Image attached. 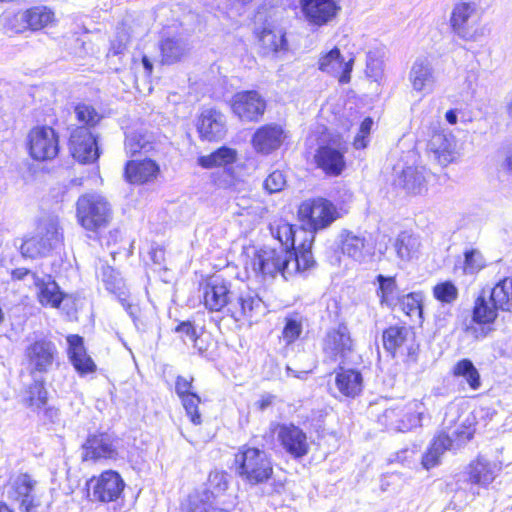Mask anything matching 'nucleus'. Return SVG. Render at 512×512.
<instances>
[{
	"mask_svg": "<svg viewBox=\"0 0 512 512\" xmlns=\"http://www.w3.org/2000/svg\"><path fill=\"white\" fill-rule=\"evenodd\" d=\"M273 239L278 241V248H262L258 251V272L274 277L278 273L284 278L291 275L290 246L296 242L295 226L282 220H275L268 225Z\"/></svg>",
	"mask_w": 512,
	"mask_h": 512,
	"instance_id": "obj_1",
	"label": "nucleus"
},
{
	"mask_svg": "<svg viewBox=\"0 0 512 512\" xmlns=\"http://www.w3.org/2000/svg\"><path fill=\"white\" fill-rule=\"evenodd\" d=\"M63 240V228L58 216L47 215L39 220L36 234L22 241L20 253L24 258L30 259L46 257L59 248Z\"/></svg>",
	"mask_w": 512,
	"mask_h": 512,
	"instance_id": "obj_2",
	"label": "nucleus"
},
{
	"mask_svg": "<svg viewBox=\"0 0 512 512\" xmlns=\"http://www.w3.org/2000/svg\"><path fill=\"white\" fill-rule=\"evenodd\" d=\"M512 311V277L499 281L486 296L482 292L475 300L472 319L478 324H491L498 311Z\"/></svg>",
	"mask_w": 512,
	"mask_h": 512,
	"instance_id": "obj_3",
	"label": "nucleus"
},
{
	"mask_svg": "<svg viewBox=\"0 0 512 512\" xmlns=\"http://www.w3.org/2000/svg\"><path fill=\"white\" fill-rule=\"evenodd\" d=\"M76 217L84 229L97 232L109 224L112 218L111 206L102 195L87 193L76 202Z\"/></svg>",
	"mask_w": 512,
	"mask_h": 512,
	"instance_id": "obj_4",
	"label": "nucleus"
},
{
	"mask_svg": "<svg viewBox=\"0 0 512 512\" xmlns=\"http://www.w3.org/2000/svg\"><path fill=\"white\" fill-rule=\"evenodd\" d=\"M298 216L306 226L308 236L328 228L339 217L337 207L329 200L318 197L305 200L298 209ZM300 229H303L301 227Z\"/></svg>",
	"mask_w": 512,
	"mask_h": 512,
	"instance_id": "obj_5",
	"label": "nucleus"
},
{
	"mask_svg": "<svg viewBox=\"0 0 512 512\" xmlns=\"http://www.w3.org/2000/svg\"><path fill=\"white\" fill-rule=\"evenodd\" d=\"M423 403L412 400L405 405L390 407L379 416V423L388 430L404 432L420 426Z\"/></svg>",
	"mask_w": 512,
	"mask_h": 512,
	"instance_id": "obj_6",
	"label": "nucleus"
},
{
	"mask_svg": "<svg viewBox=\"0 0 512 512\" xmlns=\"http://www.w3.org/2000/svg\"><path fill=\"white\" fill-rule=\"evenodd\" d=\"M28 148L34 160H52L59 153V136L52 127L37 126L28 134Z\"/></svg>",
	"mask_w": 512,
	"mask_h": 512,
	"instance_id": "obj_7",
	"label": "nucleus"
},
{
	"mask_svg": "<svg viewBox=\"0 0 512 512\" xmlns=\"http://www.w3.org/2000/svg\"><path fill=\"white\" fill-rule=\"evenodd\" d=\"M474 431L471 426H460L452 432V435L455 436L457 445H461L473 438ZM453 443L454 440L450 435L440 433L435 437L426 453L422 456L421 463L423 468L429 470L437 466L444 452L453 448Z\"/></svg>",
	"mask_w": 512,
	"mask_h": 512,
	"instance_id": "obj_8",
	"label": "nucleus"
},
{
	"mask_svg": "<svg viewBox=\"0 0 512 512\" xmlns=\"http://www.w3.org/2000/svg\"><path fill=\"white\" fill-rule=\"evenodd\" d=\"M346 152L347 148L341 143L327 142L317 147L313 159L316 167L325 175L337 177L346 169Z\"/></svg>",
	"mask_w": 512,
	"mask_h": 512,
	"instance_id": "obj_9",
	"label": "nucleus"
},
{
	"mask_svg": "<svg viewBox=\"0 0 512 512\" xmlns=\"http://www.w3.org/2000/svg\"><path fill=\"white\" fill-rule=\"evenodd\" d=\"M87 487L92 500L108 503L116 501L121 496L125 483L118 472L107 470L98 477L91 478Z\"/></svg>",
	"mask_w": 512,
	"mask_h": 512,
	"instance_id": "obj_10",
	"label": "nucleus"
},
{
	"mask_svg": "<svg viewBox=\"0 0 512 512\" xmlns=\"http://www.w3.org/2000/svg\"><path fill=\"white\" fill-rule=\"evenodd\" d=\"M98 277L101 279L105 289L117 297L118 301L121 303L128 315L132 318L134 325L139 330V307L138 305L129 301V293L126 289L123 279L120 277V274L113 267L107 264H101Z\"/></svg>",
	"mask_w": 512,
	"mask_h": 512,
	"instance_id": "obj_11",
	"label": "nucleus"
},
{
	"mask_svg": "<svg viewBox=\"0 0 512 512\" xmlns=\"http://www.w3.org/2000/svg\"><path fill=\"white\" fill-rule=\"evenodd\" d=\"M38 481L29 473H19L9 482L8 497L24 512H34L37 506Z\"/></svg>",
	"mask_w": 512,
	"mask_h": 512,
	"instance_id": "obj_12",
	"label": "nucleus"
},
{
	"mask_svg": "<svg viewBox=\"0 0 512 512\" xmlns=\"http://www.w3.org/2000/svg\"><path fill=\"white\" fill-rule=\"evenodd\" d=\"M69 146L73 158L81 163H93L100 156L97 137L85 126L71 131Z\"/></svg>",
	"mask_w": 512,
	"mask_h": 512,
	"instance_id": "obj_13",
	"label": "nucleus"
},
{
	"mask_svg": "<svg viewBox=\"0 0 512 512\" xmlns=\"http://www.w3.org/2000/svg\"><path fill=\"white\" fill-rule=\"evenodd\" d=\"M259 51L263 56L283 60L290 53L287 32L282 27H264L258 35Z\"/></svg>",
	"mask_w": 512,
	"mask_h": 512,
	"instance_id": "obj_14",
	"label": "nucleus"
},
{
	"mask_svg": "<svg viewBox=\"0 0 512 512\" xmlns=\"http://www.w3.org/2000/svg\"><path fill=\"white\" fill-rule=\"evenodd\" d=\"M301 11L309 25L322 27L341 10L337 0H300Z\"/></svg>",
	"mask_w": 512,
	"mask_h": 512,
	"instance_id": "obj_15",
	"label": "nucleus"
},
{
	"mask_svg": "<svg viewBox=\"0 0 512 512\" xmlns=\"http://www.w3.org/2000/svg\"><path fill=\"white\" fill-rule=\"evenodd\" d=\"M408 80L413 91L422 96L433 92L436 84V74L431 61L426 57H418L412 63Z\"/></svg>",
	"mask_w": 512,
	"mask_h": 512,
	"instance_id": "obj_16",
	"label": "nucleus"
},
{
	"mask_svg": "<svg viewBox=\"0 0 512 512\" xmlns=\"http://www.w3.org/2000/svg\"><path fill=\"white\" fill-rule=\"evenodd\" d=\"M82 448L84 460H115L118 457L116 440L108 433L89 435Z\"/></svg>",
	"mask_w": 512,
	"mask_h": 512,
	"instance_id": "obj_17",
	"label": "nucleus"
},
{
	"mask_svg": "<svg viewBox=\"0 0 512 512\" xmlns=\"http://www.w3.org/2000/svg\"><path fill=\"white\" fill-rule=\"evenodd\" d=\"M197 130L202 140H222L227 132L226 117L214 108L204 109L198 118Z\"/></svg>",
	"mask_w": 512,
	"mask_h": 512,
	"instance_id": "obj_18",
	"label": "nucleus"
},
{
	"mask_svg": "<svg viewBox=\"0 0 512 512\" xmlns=\"http://www.w3.org/2000/svg\"><path fill=\"white\" fill-rule=\"evenodd\" d=\"M296 242L294 245L290 246L293 251L290 250L292 254L290 259V269L291 275L296 272L305 271L311 268L315 261L312 256L311 248L314 241L313 235L307 234L304 229H296Z\"/></svg>",
	"mask_w": 512,
	"mask_h": 512,
	"instance_id": "obj_19",
	"label": "nucleus"
},
{
	"mask_svg": "<svg viewBox=\"0 0 512 512\" xmlns=\"http://www.w3.org/2000/svg\"><path fill=\"white\" fill-rule=\"evenodd\" d=\"M278 439L284 450L293 458H301L309 451L306 434L293 424L281 425L278 431Z\"/></svg>",
	"mask_w": 512,
	"mask_h": 512,
	"instance_id": "obj_20",
	"label": "nucleus"
},
{
	"mask_svg": "<svg viewBox=\"0 0 512 512\" xmlns=\"http://www.w3.org/2000/svg\"><path fill=\"white\" fill-rule=\"evenodd\" d=\"M353 62V58L345 61L340 50L334 47L319 59V69L338 77L339 82L345 84L350 81Z\"/></svg>",
	"mask_w": 512,
	"mask_h": 512,
	"instance_id": "obj_21",
	"label": "nucleus"
},
{
	"mask_svg": "<svg viewBox=\"0 0 512 512\" xmlns=\"http://www.w3.org/2000/svg\"><path fill=\"white\" fill-rule=\"evenodd\" d=\"M476 9L477 6L474 2H458L454 5L450 16V26L459 38L466 41L473 39L474 34L469 21L476 13Z\"/></svg>",
	"mask_w": 512,
	"mask_h": 512,
	"instance_id": "obj_22",
	"label": "nucleus"
},
{
	"mask_svg": "<svg viewBox=\"0 0 512 512\" xmlns=\"http://www.w3.org/2000/svg\"><path fill=\"white\" fill-rule=\"evenodd\" d=\"M428 147L443 166L453 162L458 155L456 138L450 132H434L428 142Z\"/></svg>",
	"mask_w": 512,
	"mask_h": 512,
	"instance_id": "obj_23",
	"label": "nucleus"
},
{
	"mask_svg": "<svg viewBox=\"0 0 512 512\" xmlns=\"http://www.w3.org/2000/svg\"><path fill=\"white\" fill-rule=\"evenodd\" d=\"M235 502L214 501L210 490H196L188 497V512H230Z\"/></svg>",
	"mask_w": 512,
	"mask_h": 512,
	"instance_id": "obj_24",
	"label": "nucleus"
},
{
	"mask_svg": "<svg viewBox=\"0 0 512 512\" xmlns=\"http://www.w3.org/2000/svg\"><path fill=\"white\" fill-rule=\"evenodd\" d=\"M228 284L218 276L212 277L204 287V305L210 311H220L229 302Z\"/></svg>",
	"mask_w": 512,
	"mask_h": 512,
	"instance_id": "obj_25",
	"label": "nucleus"
},
{
	"mask_svg": "<svg viewBox=\"0 0 512 512\" xmlns=\"http://www.w3.org/2000/svg\"><path fill=\"white\" fill-rule=\"evenodd\" d=\"M393 248L400 261L411 262L420 257L422 244L417 234L402 231L395 238Z\"/></svg>",
	"mask_w": 512,
	"mask_h": 512,
	"instance_id": "obj_26",
	"label": "nucleus"
},
{
	"mask_svg": "<svg viewBox=\"0 0 512 512\" xmlns=\"http://www.w3.org/2000/svg\"><path fill=\"white\" fill-rule=\"evenodd\" d=\"M335 386L343 397L355 398L363 388L362 375L355 369L340 367L335 371Z\"/></svg>",
	"mask_w": 512,
	"mask_h": 512,
	"instance_id": "obj_27",
	"label": "nucleus"
},
{
	"mask_svg": "<svg viewBox=\"0 0 512 512\" xmlns=\"http://www.w3.org/2000/svg\"><path fill=\"white\" fill-rule=\"evenodd\" d=\"M501 466L487 460L484 457H478L468 466L469 481L482 487L491 484L500 471Z\"/></svg>",
	"mask_w": 512,
	"mask_h": 512,
	"instance_id": "obj_28",
	"label": "nucleus"
},
{
	"mask_svg": "<svg viewBox=\"0 0 512 512\" xmlns=\"http://www.w3.org/2000/svg\"><path fill=\"white\" fill-rule=\"evenodd\" d=\"M287 132L279 124L271 123L258 128V153L269 154L281 147Z\"/></svg>",
	"mask_w": 512,
	"mask_h": 512,
	"instance_id": "obj_29",
	"label": "nucleus"
},
{
	"mask_svg": "<svg viewBox=\"0 0 512 512\" xmlns=\"http://www.w3.org/2000/svg\"><path fill=\"white\" fill-rule=\"evenodd\" d=\"M159 172V166L151 159L128 161L125 166V178L128 182L142 184L154 179Z\"/></svg>",
	"mask_w": 512,
	"mask_h": 512,
	"instance_id": "obj_30",
	"label": "nucleus"
},
{
	"mask_svg": "<svg viewBox=\"0 0 512 512\" xmlns=\"http://www.w3.org/2000/svg\"><path fill=\"white\" fill-rule=\"evenodd\" d=\"M323 350L324 352H351L353 350V340L345 324H339L327 331L323 340Z\"/></svg>",
	"mask_w": 512,
	"mask_h": 512,
	"instance_id": "obj_31",
	"label": "nucleus"
},
{
	"mask_svg": "<svg viewBox=\"0 0 512 512\" xmlns=\"http://www.w3.org/2000/svg\"><path fill=\"white\" fill-rule=\"evenodd\" d=\"M237 474L251 484L256 483V448L243 446L235 455Z\"/></svg>",
	"mask_w": 512,
	"mask_h": 512,
	"instance_id": "obj_32",
	"label": "nucleus"
},
{
	"mask_svg": "<svg viewBox=\"0 0 512 512\" xmlns=\"http://www.w3.org/2000/svg\"><path fill=\"white\" fill-rule=\"evenodd\" d=\"M231 108L240 120L253 121L256 118V91L236 93L231 100Z\"/></svg>",
	"mask_w": 512,
	"mask_h": 512,
	"instance_id": "obj_33",
	"label": "nucleus"
},
{
	"mask_svg": "<svg viewBox=\"0 0 512 512\" xmlns=\"http://www.w3.org/2000/svg\"><path fill=\"white\" fill-rule=\"evenodd\" d=\"M397 182L407 193L413 195H419L427 191V182L422 168L406 167L398 177Z\"/></svg>",
	"mask_w": 512,
	"mask_h": 512,
	"instance_id": "obj_34",
	"label": "nucleus"
},
{
	"mask_svg": "<svg viewBox=\"0 0 512 512\" xmlns=\"http://www.w3.org/2000/svg\"><path fill=\"white\" fill-rule=\"evenodd\" d=\"M33 280L35 285L39 287V302L44 306L59 307L64 295L60 291L58 284L50 277L45 282L36 274H33Z\"/></svg>",
	"mask_w": 512,
	"mask_h": 512,
	"instance_id": "obj_35",
	"label": "nucleus"
},
{
	"mask_svg": "<svg viewBox=\"0 0 512 512\" xmlns=\"http://www.w3.org/2000/svg\"><path fill=\"white\" fill-rule=\"evenodd\" d=\"M26 12L6 9L0 15V30L7 35L20 34L28 29Z\"/></svg>",
	"mask_w": 512,
	"mask_h": 512,
	"instance_id": "obj_36",
	"label": "nucleus"
},
{
	"mask_svg": "<svg viewBox=\"0 0 512 512\" xmlns=\"http://www.w3.org/2000/svg\"><path fill=\"white\" fill-rule=\"evenodd\" d=\"M260 461V466L258 465V490L264 495H274L280 494L284 489V485L280 481H276L272 479L270 475L272 474V467L269 462H264L261 458V453L258 450V462Z\"/></svg>",
	"mask_w": 512,
	"mask_h": 512,
	"instance_id": "obj_37",
	"label": "nucleus"
},
{
	"mask_svg": "<svg viewBox=\"0 0 512 512\" xmlns=\"http://www.w3.org/2000/svg\"><path fill=\"white\" fill-rule=\"evenodd\" d=\"M376 281L378 282L377 296L380 298L382 306L394 307L399 301V288L396 283L395 277L377 275Z\"/></svg>",
	"mask_w": 512,
	"mask_h": 512,
	"instance_id": "obj_38",
	"label": "nucleus"
},
{
	"mask_svg": "<svg viewBox=\"0 0 512 512\" xmlns=\"http://www.w3.org/2000/svg\"><path fill=\"white\" fill-rule=\"evenodd\" d=\"M341 238L342 253L356 261H362L366 250L365 238L348 231L344 232Z\"/></svg>",
	"mask_w": 512,
	"mask_h": 512,
	"instance_id": "obj_39",
	"label": "nucleus"
},
{
	"mask_svg": "<svg viewBox=\"0 0 512 512\" xmlns=\"http://www.w3.org/2000/svg\"><path fill=\"white\" fill-rule=\"evenodd\" d=\"M47 395L44 380L34 376L33 383L25 390L23 402L27 407L38 410L46 405Z\"/></svg>",
	"mask_w": 512,
	"mask_h": 512,
	"instance_id": "obj_40",
	"label": "nucleus"
},
{
	"mask_svg": "<svg viewBox=\"0 0 512 512\" xmlns=\"http://www.w3.org/2000/svg\"><path fill=\"white\" fill-rule=\"evenodd\" d=\"M228 488V475L224 471H212L209 474L207 487L205 489L210 490L211 496L214 501L221 500L222 502H234V499L225 494Z\"/></svg>",
	"mask_w": 512,
	"mask_h": 512,
	"instance_id": "obj_41",
	"label": "nucleus"
},
{
	"mask_svg": "<svg viewBox=\"0 0 512 512\" xmlns=\"http://www.w3.org/2000/svg\"><path fill=\"white\" fill-rule=\"evenodd\" d=\"M28 29L41 30L55 21L54 12L46 6H36L25 10Z\"/></svg>",
	"mask_w": 512,
	"mask_h": 512,
	"instance_id": "obj_42",
	"label": "nucleus"
},
{
	"mask_svg": "<svg viewBox=\"0 0 512 512\" xmlns=\"http://www.w3.org/2000/svg\"><path fill=\"white\" fill-rule=\"evenodd\" d=\"M453 375L463 378L472 390H478L481 386L480 374L469 359L458 361L453 367Z\"/></svg>",
	"mask_w": 512,
	"mask_h": 512,
	"instance_id": "obj_43",
	"label": "nucleus"
},
{
	"mask_svg": "<svg viewBox=\"0 0 512 512\" xmlns=\"http://www.w3.org/2000/svg\"><path fill=\"white\" fill-rule=\"evenodd\" d=\"M236 160V151L232 148L222 146L210 155L199 158V164L206 169L231 164Z\"/></svg>",
	"mask_w": 512,
	"mask_h": 512,
	"instance_id": "obj_44",
	"label": "nucleus"
},
{
	"mask_svg": "<svg viewBox=\"0 0 512 512\" xmlns=\"http://www.w3.org/2000/svg\"><path fill=\"white\" fill-rule=\"evenodd\" d=\"M162 62L172 64L181 59L186 51V44L179 38H166L160 45Z\"/></svg>",
	"mask_w": 512,
	"mask_h": 512,
	"instance_id": "obj_45",
	"label": "nucleus"
},
{
	"mask_svg": "<svg viewBox=\"0 0 512 512\" xmlns=\"http://www.w3.org/2000/svg\"><path fill=\"white\" fill-rule=\"evenodd\" d=\"M462 270L466 275H475L486 266L483 254L475 248H470L463 253Z\"/></svg>",
	"mask_w": 512,
	"mask_h": 512,
	"instance_id": "obj_46",
	"label": "nucleus"
},
{
	"mask_svg": "<svg viewBox=\"0 0 512 512\" xmlns=\"http://www.w3.org/2000/svg\"><path fill=\"white\" fill-rule=\"evenodd\" d=\"M406 327L391 326L383 332V344L387 352H395L406 340Z\"/></svg>",
	"mask_w": 512,
	"mask_h": 512,
	"instance_id": "obj_47",
	"label": "nucleus"
},
{
	"mask_svg": "<svg viewBox=\"0 0 512 512\" xmlns=\"http://www.w3.org/2000/svg\"><path fill=\"white\" fill-rule=\"evenodd\" d=\"M151 149V142L146 134L140 132H130L126 135L125 151L130 156L140 153L141 151H148Z\"/></svg>",
	"mask_w": 512,
	"mask_h": 512,
	"instance_id": "obj_48",
	"label": "nucleus"
},
{
	"mask_svg": "<svg viewBox=\"0 0 512 512\" xmlns=\"http://www.w3.org/2000/svg\"><path fill=\"white\" fill-rule=\"evenodd\" d=\"M398 303L403 312L410 317L422 318V294L419 292H411L399 298Z\"/></svg>",
	"mask_w": 512,
	"mask_h": 512,
	"instance_id": "obj_49",
	"label": "nucleus"
},
{
	"mask_svg": "<svg viewBox=\"0 0 512 512\" xmlns=\"http://www.w3.org/2000/svg\"><path fill=\"white\" fill-rule=\"evenodd\" d=\"M433 296L441 303L450 304L457 299L458 289L451 281H444L434 286Z\"/></svg>",
	"mask_w": 512,
	"mask_h": 512,
	"instance_id": "obj_50",
	"label": "nucleus"
},
{
	"mask_svg": "<svg viewBox=\"0 0 512 512\" xmlns=\"http://www.w3.org/2000/svg\"><path fill=\"white\" fill-rule=\"evenodd\" d=\"M74 111L78 121L86 126H95L102 118L95 108L88 104H78L75 106Z\"/></svg>",
	"mask_w": 512,
	"mask_h": 512,
	"instance_id": "obj_51",
	"label": "nucleus"
},
{
	"mask_svg": "<svg viewBox=\"0 0 512 512\" xmlns=\"http://www.w3.org/2000/svg\"><path fill=\"white\" fill-rule=\"evenodd\" d=\"M498 178L503 186L512 190V146L504 151V159L498 168Z\"/></svg>",
	"mask_w": 512,
	"mask_h": 512,
	"instance_id": "obj_52",
	"label": "nucleus"
},
{
	"mask_svg": "<svg viewBox=\"0 0 512 512\" xmlns=\"http://www.w3.org/2000/svg\"><path fill=\"white\" fill-rule=\"evenodd\" d=\"M53 364V354H28V369L32 376L36 372H45Z\"/></svg>",
	"mask_w": 512,
	"mask_h": 512,
	"instance_id": "obj_53",
	"label": "nucleus"
},
{
	"mask_svg": "<svg viewBox=\"0 0 512 512\" xmlns=\"http://www.w3.org/2000/svg\"><path fill=\"white\" fill-rule=\"evenodd\" d=\"M69 359L80 375H85L96 370V364L89 354H69Z\"/></svg>",
	"mask_w": 512,
	"mask_h": 512,
	"instance_id": "obj_54",
	"label": "nucleus"
},
{
	"mask_svg": "<svg viewBox=\"0 0 512 512\" xmlns=\"http://www.w3.org/2000/svg\"><path fill=\"white\" fill-rule=\"evenodd\" d=\"M183 407L190 418L191 422L195 425L201 423V415L198 412V405L200 397L197 394H188L181 398Z\"/></svg>",
	"mask_w": 512,
	"mask_h": 512,
	"instance_id": "obj_55",
	"label": "nucleus"
},
{
	"mask_svg": "<svg viewBox=\"0 0 512 512\" xmlns=\"http://www.w3.org/2000/svg\"><path fill=\"white\" fill-rule=\"evenodd\" d=\"M302 332V322L297 317L291 316L286 318L283 329V338L287 343L295 341Z\"/></svg>",
	"mask_w": 512,
	"mask_h": 512,
	"instance_id": "obj_56",
	"label": "nucleus"
},
{
	"mask_svg": "<svg viewBox=\"0 0 512 512\" xmlns=\"http://www.w3.org/2000/svg\"><path fill=\"white\" fill-rule=\"evenodd\" d=\"M238 303L240 309L238 311L241 318H236V320H246L252 325L253 314H254V297L250 294L242 295L238 299Z\"/></svg>",
	"mask_w": 512,
	"mask_h": 512,
	"instance_id": "obj_57",
	"label": "nucleus"
},
{
	"mask_svg": "<svg viewBox=\"0 0 512 512\" xmlns=\"http://www.w3.org/2000/svg\"><path fill=\"white\" fill-rule=\"evenodd\" d=\"M286 181L280 171H274L264 180L263 188L270 194L279 192L283 189Z\"/></svg>",
	"mask_w": 512,
	"mask_h": 512,
	"instance_id": "obj_58",
	"label": "nucleus"
},
{
	"mask_svg": "<svg viewBox=\"0 0 512 512\" xmlns=\"http://www.w3.org/2000/svg\"><path fill=\"white\" fill-rule=\"evenodd\" d=\"M373 125V120L370 117L365 118L360 124L359 134L354 138V147L356 149H363L367 146L366 137L369 135Z\"/></svg>",
	"mask_w": 512,
	"mask_h": 512,
	"instance_id": "obj_59",
	"label": "nucleus"
},
{
	"mask_svg": "<svg viewBox=\"0 0 512 512\" xmlns=\"http://www.w3.org/2000/svg\"><path fill=\"white\" fill-rule=\"evenodd\" d=\"M175 332L179 334L184 343L196 341V330L189 321L179 323L175 328Z\"/></svg>",
	"mask_w": 512,
	"mask_h": 512,
	"instance_id": "obj_60",
	"label": "nucleus"
},
{
	"mask_svg": "<svg viewBox=\"0 0 512 512\" xmlns=\"http://www.w3.org/2000/svg\"><path fill=\"white\" fill-rule=\"evenodd\" d=\"M244 264L247 272L256 273V247L253 245L243 247Z\"/></svg>",
	"mask_w": 512,
	"mask_h": 512,
	"instance_id": "obj_61",
	"label": "nucleus"
},
{
	"mask_svg": "<svg viewBox=\"0 0 512 512\" xmlns=\"http://www.w3.org/2000/svg\"><path fill=\"white\" fill-rule=\"evenodd\" d=\"M193 378L187 380L182 376H178L175 383V391L177 395L182 398L188 394H194L191 392Z\"/></svg>",
	"mask_w": 512,
	"mask_h": 512,
	"instance_id": "obj_62",
	"label": "nucleus"
},
{
	"mask_svg": "<svg viewBox=\"0 0 512 512\" xmlns=\"http://www.w3.org/2000/svg\"><path fill=\"white\" fill-rule=\"evenodd\" d=\"M68 344L67 352H81L84 351V339L77 334H71L66 337Z\"/></svg>",
	"mask_w": 512,
	"mask_h": 512,
	"instance_id": "obj_63",
	"label": "nucleus"
},
{
	"mask_svg": "<svg viewBox=\"0 0 512 512\" xmlns=\"http://www.w3.org/2000/svg\"><path fill=\"white\" fill-rule=\"evenodd\" d=\"M44 418L54 424L59 421V410L54 407H48L44 410Z\"/></svg>",
	"mask_w": 512,
	"mask_h": 512,
	"instance_id": "obj_64",
	"label": "nucleus"
}]
</instances>
